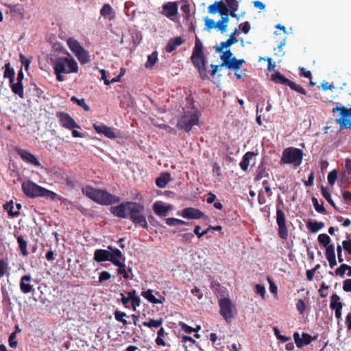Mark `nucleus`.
I'll return each mask as SVG.
<instances>
[{
    "label": "nucleus",
    "instance_id": "4d7b16f0",
    "mask_svg": "<svg viewBox=\"0 0 351 351\" xmlns=\"http://www.w3.org/2000/svg\"><path fill=\"white\" fill-rule=\"evenodd\" d=\"M111 278V275L109 272L106 271H104L100 273L99 276V282H102L104 281L108 280Z\"/></svg>",
    "mask_w": 351,
    "mask_h": 351
},
{
    "label": "nucleus",
    "instance_id": "6e6552de",
    "mask_svg": "<svg viewBox=\"0 0 351 351\" xmlns=\"http://www.w3.org/2000/svg\"><path fill=\"white\" fill-rule=\"evenodd\" d=\"M4 77L9 78L11 84L12 90L15 93L22 97V66L17 73V83H14V71L10 68V63L5 65Z\"/></svg>",
    "mask_w": 351,
    "mask_h": 351
},
{
    "label": "nucleus",
    "instance_id": "2f4dec72",
    "mask_svg": "<svg viewBox=\"0 0 351 351\" xmlns=\"http://www.w3.org/2000/svg\"><path fill=\"white\" fill-rule=\"evenodd\" d=\"M142 296L144 297L146 300H147L149 302L152 304H161L162 301L159 299L156 298L153 295V291L152 289H148L145 291L142 292Z\"/></svg>",
    "mask_w": 351,
    "mask_h": 351
},
{
    "label": "nucleus",
    "instance_id": "49530a36",
    "mask_svg": "<svg viewBox=\"0 0 351 351\" xmlns=\"http://www.w3.org/2000/svg\"><path fill=\"white\" fill-rule=\"evenodd\" d=\"M326 256L327 259L336 258L333 245H330L326 248Z\"/></svg>",
    "mask_w": 351,
    "mask_h": 351
},
{
    "label": "nucleus",
    "instance_id": "79ce46f5",
    "mask_svg": "<svg viewBox=\"0 0 351 351\" xmlns=\"http://www.w3.org/2000/svg\"><path fill=\"white\" fill-rule=\"evenodd\" d=\"M289 86L290 87V88L293 90H295L302 95H306V90L302 87L301 86L297 84L296 83L291 81Z\"/></svg>",
    "mask_w": 351,
    "mask_h": 351
},
{
    "label": "nucleus",
    "instance_id": "58836bf2",
    "mask_svg": "<svg viewBox=\"0 0 351 351\" xmlns=\"http://www.w3.org/2000/svg\"><path fill=\"white\" fill-rule=\"evenodd\" d=\"M312 202L315 210L318 213L326 214V211L323 206L324 202L322 201V204H319L317 199L315 197L312 198Z\"/></svg>",
    "mask_w": 351,
    "mask_h": 351
},
{
    "label": "nucleus",
    "instance_id": "f257e3e1",
    "mask_svg": "<svg viewBox=\"0 0 351 351\" xmlns=\"http://www.w3.org/2000/svg\"><path fill=\"white\" fill-rule=\"evenodd\" d=\"M144 210L143 204L134 202H123L110 208V212L114 216L123 219L129 217L136 226L147 229L148 226L146 217L143 215Z\"/></svg>",
    "mask_w": 351,
    "mask_h": 351
},
{
    "label": "nucleus",
    "instance_id": "3c124183",
    "mask_svg": "<svg viewBox=\"0 0 351 351\" xmlns=\"http://www.w3.org/2000/svg\"><path fill=\"white\" fill-rule=\"evenodd\" d=\"M296 308L300 314H303L306 309V304L302 299H299L296 303Z\"/></svg>",
    "mask_w": 351,
    "mask_h": 351
},
{
    "label": "nucleus",
    "instance_id": "ea45409f",
    "mask_svg": "<svg viewBox=\"0 0 351 351\" xmlns=\"http://www.w3.org/2000/svg\"><path fill=\"white\" fill-rule=\"evenodd\" d=\"M318 241L322 244L326 248L330 245L331 241L330 237L326 234H320L317 238Z\"/></svg>",
    "mask_w": 351,
    "mask_h": 351
},
{
    "label": "nucleus",
    "instance_id": "6ab92c4d",
    "mask_svg": "<svg viewBox=\"0 0 351 351\" xmlns=\"http://www.w3.org/2000/svg\"><path fill=\"white\" fill-rule=\"evenodd\" d=\"M171 208V205L165 206L160 202H156L153 205L154 213L160 217H165Z\"/></svg>",
    "mask_w": 351,
    "mask_h": 351
},
{
    "label": "nucleus",
    "instance_id": "473e14b6",
    "mask_svg": "<svg viewBox=\"0 0 351 351\" xmlns=\"http://www.w3.org/2000/svg\"><path fill=\"white\" fill-rule=\"evenodd\" d=\"M306 227L311 232L315 233L324 227V223L322 221L318 222L309 221L306 223Z\"/></svg>",
    "mask_w": 351,
    "mask_h": 351
},
{
    "label": "nucleus",
    "instance_id": "a19ab883",
    "mask_svg": "<svg viewBox=\"0 0 351 351\" xmlns=\"http://www.w3.org/2000/svg\"><path fill=\"white\" fill-rule=\"evenodd\" d=\"M71 101L77 103V104L78 106H81L82 108H83V109L85 111H89L90 110V108L86 104L84 99H77L76 97L73 96L71 98Z\"/></svg>",
    "mask_w": 351,
    "mask_h": 351
},
{
    "label": "nucleus",
    "instance_id": "20e7f679",
    "mask_svg": "<svg viewBox=\"0 0 351 351\" xmlns=\"http://www.w3.org/2000/svg\"><path fill=\"white\" fill-rule=\"evenodd\" d=\"M83 193L101 205H111L114 203L119 202V198L111 195L106 191L95 189L88 186L82 189Z\"/></svg>",
    "mask_w": 351,
    "mask_h": 351
},
{
    "label": "nucleus",
    "instance_id": "9d476101",
    "mask_svg": "<svg viewBox=\"0 0 351 351\" xmlns=\"http://www.w3.org/2000/svg\"><path fill=\"white\" fill-rule=\"evenodd\" d=\"M199 123V117L193 112H186L178 121L177 127L185 132H189L193 125Z\"/></svg>",
    "mask_w": 351,
    "mask_h": 351
},
{
    "label": "nucleus",
    "instance_id": "c03bdc74",
    "mask_svg": "<svg viewBox=\"0 0 351 351\" xmlns=\"http://www.w3.org/2000/svg\"><path fill=\"white\" fill-rule=\"evenodd\" d=\"M232 45H233V40L228 39L225 42L221 43L220 45L215 48V51L217 53H221L223 51V49L228 48L230 47Z\"/></svg>",
    "mask_w": 351,
    "mask_h": 351
},
{
    "label": "nucleus",
    "instance_id": "7ed1b4c3",
    "mask_svg": "<svg viewBox=\"0 0 351 351\" xmlns=\"http://www.w3.org/2000/svg\"><path fill=\"white\" fill-rule=\"evenodd\" d=\"M53 69L56 75V80L58 82H62L64 80L62 74L77 73L78 65L73 58L58 57L53 63Z\"/></svg>",
    "mask_w": 351,
    "mask_h": 351
},
{
    "label": "nucleus",
    "instance_id": "412c9836",
    "mask_svg": "<svg viewBox=\"0 0 351 351\" xmlns=\"http://www.w3.org/2000/svg\"><path fill=\"white\" fill-rule=\"evenodd\" d=\"M245 62L243 59H237L235 57L226 62L225 64H221L220 66H225L228 69L237 71L241 69L243 63Z\"/></svg>",
    "mask_w": 351,
    "mask_h": 351
},
{
    "label": "nucleus",
    "instance_id": "dca6fc26",
    "mask_svg": "<svg viewBox=\"0 0 351 351\" xmlns=\"http://www.w3.org/2000/svg\"><path fill=\"white\" fill-rule=\"evenodd\" d=\"M161 14L170 19L178 14V5L176 1H169L162 5Z\"/></svg>",
    "mask_w": 351,
    "mask_h": 351
},
{
    "label": "nucleus",
    "instance_id": "0eeeda50",
    "mask_svg": "<svg viewBox=\"0 0 351 351\" xmlns=\"http://www.w3.org/2000/svg\"><path fill=\"white\" fill-rule=\"evenodd\" d=\"M283 206V201L278 195L276 204V223L278 226V235L282 239L286 240L288 238V229L286 226V218L283 210L280 208Z\"/></svg>",
    "mask_w": 351,
    "mask_h": 351
},
{
    "label": "nucleus",
    "instance_id": "c9c22d12",
    "mask_svg": "<svg viewBox=\"0 0 351 351\" xmlns=\"http://www.w3.org/2000/svg\"><path fill=\"white\" fill-rule=\"evenodd\" d=\"M158 61V53L154 51L152 54L147 56V60L145 64V66L147 69L152 68Z\"/></svg>",
    "mask_w": 351,
    "mask_h": 351
},
{
    "label": "nucleus",
    "instance_id": "5fc2aeb1",
    "mask_svg": "<svg viewBox=\"0 0 351 351\" xmlns=\"http://www.w3.org/2000/svg\"><path fill=\"white\" fill-rule=\"evenodd\" d=\"M226 5L228 7L230 10L239 9V3L237 0H226Z\"/></svg>",
    "mask_w": 351,
    "mask_h": 351
},
{
    "label": "nucleus",
    "instance_id": "72a5a7b5",
    "mask_svg": "<svg viewBox=\"0 0 351 351\" xmlns=\"http://www.w3.org/2000/svg\"><path fill=\"white\" fill-rule=\"evenodd\" d=\"M321 192L323 195V197L326 199V200L336 210L339 211L338 208L337 207L336 204L333 202V200L331 198V195L330 192L328 191V189L324 186H322L321 187Z\"/></svg>",
    "mask_w": 351,
    "mask_h": 351
},
{
    "label": "nucleus",
    "instance_id": "9b49d317",
    "mask_svg": "<svg viewBox=\"0 0 351 351\" xmlns=\"http://www.w3.org/2000/svg\"><path fill=\"white\" fill-rule=\"evenodd\" d=\"M332 112H339L340 117L337 120L341 128H351V108L345 106L333 108Z\"/></svg>",
    "mask_w": 351,
    "mask_h": 351
},
{
    "label": "nucleus",
    "instance_id": "1a4fd4ad",
    "mask_svg": "<svg viewBox=\"0 0 351 351\" xmlns=\"http://www.w3.org/2000/svg\"><path fill=\"white\" fill-rule=\"evenodd\" d=\"M108 248L112 250L111 252L106 250H96L94 252V260L97 263L109 261L112 264H117V263H114V261L117 258H122V252L117 248L114 250H112L110 247H108Z\"/></svg>",
    "mask_w": 351,
    "mask_h": 351
},
{
    "label": "nucleus",
    "instance_id": "a18cd8bd",
    "mask_svg": "<svg viewBox=\"0 0 351 351\" xmlns=\"http://www.w3.org/2000/svg\"><path fill=\"white\" fill-rule=\"evenodd\" d=\"M13 202L11 201L10 202L6 203L4 204L3 207L4 209L8 210V213L11 216H16L19 215L20 212L19 211H14L13 210Z\"/></svg>",
    "mask_w": 351,
    "mask_h": 351
},
{
    "label": "nucleus",
    "instance_id": "8fccbe9b",
    "mask_svg": "<svg viewBox=\"0 0 351 351\" xmlns=\"http://www.w3.org/2000/svg\"><path fill=\"white\" fill-rule=\"evenodd\" d=\"M337 178V171L335 169L330 171L328 175V182L332 186L334 185Z\"/></svg>",
    "mask_w": 351,
    "mask_h": 351
},
{
    "label": "nucleus",
    "instance_id": "b1692460",
    "mask_svg": "<svg viewBox=\"0 0 351 351\" xmlns=\"http://www.w3.org/2000/svg\"><path fill=\"white\" fill-rule=\"evenodd\" d=\"M43 90L38 88L35 84H31L27 90V97L31 98H39L43 94Z\"/></svg>",
    "mask_w": 351,
    "mask_h": 351
},
{
    "label": "nucleus",
    "instance_id": "a211bd4d",
    "mask_svg": "<svg viewBox=\"0 0 351 351\" xmlns=\"http://www.w3.org/2000/svg\"><path fill=\"white\" fill-rule=\"evenodd\" d=\"M293 338L298 348H302L304 345H308L313 340L315 339V337H313L311 335L305 332L302 333V339L300 337L298 332H295L293 334Z\"/></svg>",
    "mask_w": 351,
    "mask_h": 351
},
{
    "label": "nucleus",
    "instance_id": "864d4df0",
    "mask_svg": "<svg viewBox=\"0 0 351 351\" xmlns=\"http://www.w3.org/2000/svg\"><path fill=\"white\" fill-rule=\"evenodd\" d=\"M16 336V332H13L8 339L9 341V346L12 348H16L17 347L18 343L15 340Z\"/></svg>",
    "mask_w": 351,
    "mask_h": 351
},
{
    "label": "nucleus",
    "instance_id": "0e129e2a",
    "mask_svg": "<svg viewBox=\"0 0 351 351\" xmlns=\"http://www.w3.org/2000/svg\"><path fill=\"white\" fill-rule=\"evenodd\" d=\"M299 70L300 71V76H303L310 80L311 79L312 75L310 71L306 70L304 67H300Z\"/></svg>",
    "mask_w": 351,
    "mask_h": 351
},
{
    "label": "nucleus",
    "instance_id": "052dcab7",
    "mask_svg": "<svg viewBox=\"0 0 351 351\" xmlns=\"http://www.w3.org/2000/svg\"><path fill=\"white\" fill-rule=\"evenodd\" d=\"M343 249L351 255V240H345L342 242Z\"/></svg>",
    "mask_w": 351,
    "mask_h": 351
},
{
    "label": "nucleus",
    "instance_id": "5701e85b",
    "mask_svg": "<svg viewBox=\"0 0 351 351\" xmlns=\"http://www.w3.org/2000/svg\"><path fill=\"white\" fill-rule=\"evenodd\" d=\"M124 261H125V257L123 256L122 258H117L114 261V263L117 262V263L113 264V265L119 267V268L117 269L118 274L122 275L125 279H128L129 275L125 270V265L124 263Z\"/></svg>",
    "mask_w": 351,
    "mask_h": 351
},
{
    "label": "nucleus",
    "instance_id": "69168bd1",
    "mask_svg": "<svg viewBox=\"0 0 351 351\" xmlns=\"http://www.w3.org/2000/svg\"><path fill=\"white\" fill-rule=\"evenodd\" d=\"M256 293L257 294L261 295L263 298L265 295V289L264 286H263L261 285H256Z\"/></svg>",
    "mask_w": 351,
    "mask_h": 351
},
{
    "label": "nucleus",
    "instance_id": "2eb2a0df",
    "mask_svg": "<svg viewBox=\"0 0 351 351\" xmlns=\"http://www.w3.org/2000/svg\"><path fill=\"white\" fill-rule=\"evenodd\" d=\"M93 127L97 133L104 134L108 138L114 139L118 137V135L114 132V128L108 127L104 123H94Z\"/></svg>",
    "mask_w": 351,
    "mask_h": 351
},
{
    "label": "nucleus",
    "instance_id": "e433bc0d",
    "mask_svg": "<svg viewBox=\"0 0 351 351\" xmlns=\"http://www.w3.org/2000/svg\"><path fill=\"white\" fill-rule=\"evenodd\" d=\"M163 319L160 318L159 319H149L148 322H144L143 325L148 328H158L162 325Z\"/></svg>",
    "mask_w": 351,
    "mask_h": 351
},
{
    "label": "nucleus",
    "instance_id": "423d86ee",
    "mask_svg": "<svg viewBox=\"0 0 351 351\" xmlns=\"http://www.w3.org/2000/svg\"><path fill=\"white\" fill-rule=\"evenodd\" d=\"M23 193L29 197H43L47 199H53L56 193L53 191L42 187L32 182H23Z\"/></svg>",
    "mask_w": 351,
    "mask_h": 351
},
{
    "label": "nucleus",
    "instance_id": "e2e57ef3",
    "mask_svg": "<svg viewBox=\"0 0 351 351\" xmlns=\"http://www.w3.org/2000/svg\"><path fill=\"white\" fill-rule=\"evenodd\" d=\"M141 304V299L138 296L133 298L131 300V305L133 311H136V308L138 307Z\"/></svg>",
    "mask_w": 351,
    "mask_h": 351
},
{
    "label": "nucleus",
    "instance_id": "c756f323",
    "mask_svg": "<svg viewBox=\"0 0 351 351\" xmlns=\"http://www.w3.org/2000/svg\"><path fill=\"white\" fill-rule=\"evenodd\" d=\"M229 22L228 16H221L216 23V29H218L222 34L227 31V27Z\"/></svg>",
    "mask_w": 351,
    "mask_h": 351
},
{
    "label": "nucleus",
    "instance_id": "09e8293b",
    "mask_svg": "<svg viewBox=\"0 0 351 351\" xmlns=\"http://www.w3.org/2000/svg\"><path fill=\"white\" fill-rule=\"evenodd\" d=\"M232 56L233 53L231 52L230 49L223 52V53L220 56L221 60H222L221 64H225L226 62H228L229 60L232 59L233 58Z\"/></svg>",
    "mask_w": 351,
    "mask_h": 351
},
{
    "label": "nucleus",
    "instance_id": "603ef678",
    "mask_svg": "<svg viewBox=\"0 0 351 351\" xmlns=\"http://www.w3.org/2000/svg\"><path fill=\"white\" fill-rule=\"evenodd\" d=\"M51 199L53 201H60L61 204H64L65 206H70L72 204L71 201L62 196H60L58 194H56V197H55V198Z\"/></svg>",
    "mask_w": 351,
    "mask_h": 351
},
{
    "label": "nucleus",
    "instance_id": "c85d7f7f",
    "mask_svg": "<svg viewBox=\"0 0 351 351\" xmlns=\"http://www.w3.org/2000/svg\"><path fill=\"white\" fill-rule=\"evenodd\" d=\"M330 308L335 311L341 310L343 308V304L340 302V297L336 293L331 296Z\"/></svg>",
    "mask_w": 351,
    "mask_h": 351
},
{
    "label": "nucleus",
    "instance_id": "ddd939ff",
    "mask_svg": "<svg viewBox=\"0 0 351 351\" xmlns=\"http://www.w3.org/2000/svg\"><path fill=\"white\" fill-rule=\"evenodd\" d=\"M56 117L59 119L60 125L68 130L75 128L80 129V126L75 121V120L66 112H57Z\"/></svg>",
    "mask_w": 351,
    "mask_h": 351
},
{
    "label": "nucleus",
    "instance_id": "cd10ccee",
    "mask_svg": "<svg viewBox=\"0 0 351 351\" xmlns=\"http://www.w3.org/2000/svg\"><path fill=\"white\" fill-rule=\"evenodd\" d=\"M67 45L71 49V51L75 55L77 53H78L80 50H82V48H84L82 45H80V43L73 38H69L67 40Z\"/></svg>",
    "mask_w": 351,
    "mask_h": 351
},
{
    "label": "nucleus",
    "instance_id": "37998d69",
    "mask_svg": "<svg viewBox=\"0 0 351 351\" xmlns=\"http://www.w3.org/2000/svg\"><path fill=\"white\" fill-rule=\"evenodd\" d=\"M350 266L346 264H342L341 266L336 269L335 273L337 276H343L346 270L350 271Z\"/></svg>",
    "mask_w": 351,
    "mask_h": 351
},
{
    "label": "nucleus",
    "instance_id": "aec40b11",
    "mask_svg": "<svg viewBox=\"0 0 351 351\" xmlns=\"http://www.w3.org/2000/svg\"><path fill=\"white\" fill-rule=\"evenodd\" d=\"M184 41L185 40L180 36L171 38L166 45L165 51L167 53H171L175 51L179 46L182 45Z\"/></svg>",
    "mask_w": 351,
    "mask_h": 351
},
{
    "label": "nucleus",
    "instance_id": "bf43d9fd",
    "mask_svg": "<svg viewBox=\"0 0 351 351\" xmlns=\"http://www.w3.org/2000/svg\"><path fill=\"white\" fill-rule=\"evenodd\" d=\"M7 264L3 260H0V278L3 277L7 272Z\"/></svg>",
    "mask_w": 351,
    "mask_h": 351
},
{
    "label": "nucleus",
    "instance_id": "f03ea898",
    "mask_svg": "<svg viewBox=\"0 0 351 351\" xmlns=\"http://www.w3.org/2000/svg\"><path fill=\"white\" fill-rule=\"evenodd\" d=\"M191 60L193 66L197 69L201 79H208L206 66V58L203 51V45L197 36L195 37V47L193 49Z\"/></svg>",
    "mask_w": 351,
    "mask_h": 351
},
{
    "label": "nucleus",
    "instance_id": "7c9ffc66",
    "mask_svg": "<svg viewBox=\"0 0 351 351\" xmlns=\"http://www.w3.org/2000/svg\"><path fill=\"white\" fill-rule=\"evenodd\" d=\"M75 56L82 64H85L90 62V56L88 52L82 48L78 53L75 54Z\"/></svg>",
    "mask_w": 351,
    "mask_h": 351
},
{
    "label": "nucleus",
    "instance_id": "39448f33",
    "mask_svg": "<svg viewBox=\"0 0 351 351\" xmlns=\"http://www.w3.org/2000/svg\"><path fill=\"white\" fill-rule=\"evenodd\" d=\"M303 156L304 152L302 149L293 147H287L282 152L280 164L292 165L296 169L302 164Z\"/></svg>",
    "mask_w": 351,
    "mask_h": 351
},
{
    "label": "nucleus",
    "instance_id": "774afa93",
    "mask_svg": "<svg viewBox=\"0 0 351 351\" xmlns=\"http://www.w3.org/2000/svg\"><path fill=\"white\" fill-rule=\"evenodd\" d=\"M10 10V12L13 16L20 13L21 9L18 8L17 5H8Z\"/></svg>",
    "mask_w": 351,
    "mask_h": 351
},
{
    "label": "nucleus",
    "instance_id": "f704fd0d",
    "mask_svg": "<svg viewBox=\"0 0 351 351\" xmlns=\"http://www.w3.org/2000/svg\"><path fill=\"white\" fill-rule=\"evenodd\" d=\"M253 155V152H248L243 156L242 160L239 163V166L242 170L247 171L250 165V159Z\"/></svg>",
    "mask_w": 351,
    "mask_h": 351
},
{
    "label": "nucleus",
    "instance_id": "a878e982",
    "mask_svg": "<svg viewBox=\"0 0 351 351\" xmlns=\"http://www.w3.org/2000/svg\"><path fill=\"white\" fill-rule=\"evenodd\" d=\"M23 161H25L34 167L40 166V163L38 158L34 154L25 150H23Z\"/></svg>",
    "mask_w": 351,
    "mask_h": 351
},
{
    "label": "nucleus",
    "instance_id": "4c0bfd02",
    "mask_svg": "<svg viewBox=\"0 0 351 351\" xmlns=\"http://www.w3.org/2000/svg\"><path fill=\"white\" fill-rule=\"evenodd\" d=\"M114 315L117 321L121 322L125 326L128 324L127 320L124 319V317L127 316L125 313L116 310L114 313Z\"/></svg>",
    "mask_w": 351,
    "mask_h": 351
},
{
    "label": "nucleus",
    "instance_id": "de8ad7c7",
    "mask_svg": "<svg viewBox=\"0 0 351 351\" xmlns=\"http://www.w3.org/2000/svg\"><path fill=\"white\" fill-rule=\"evenodd\" d=\"M205 22V29L208 31L213 28H216V23L214 20L209 19L208 17H206L204 19Z\"/></svg>",
    "mask_w": 351,
    "mask_h": 351
},
{
    "label": "nucleus",
    "instance_id": "4468645a",
    "mask_svg": "<svg viewBox=\"0 0 351 351\" xmlns=\"http://www.w3.org/2000/svg\"><path fill=\"white\" fill-rule=\"evenodd\" d=\"M208 11L210 14H216L219 12L221 16H228L230 9L222 1H215L213 4L210 5L208 7Z\"/></svg>",
    "mask_w": 351,
    "mask_h": 351
},
{
    "label": "nucleus",
    "instance_id": "6e6d98bb",
    "mask_svg": "<svg viewBox=\"0 0 351 351\" xmlns=\"http://www.w3.org/2000/svg\"><path fill=\"white\" fill-rule=\"evenodd\" d=\"M239 28L244 34H246L250 32L251 26L248 21H245L239 25Z\"/></svg>",
    "mask_w": 351,
    "mask_h": 351
},
{
    "label": "nucleus",
    "instance_id": "4be33fe9",
    "mask_svg": "<svg viewBox=\"0 0 351 351\" xmlns=\"http://www.w3.org/2000/svg\"><path fill=\"white\" fill-rule=\"evenodd\" d=\"M171 180V174L167 172H163L156 179V184L159 188H165Z\"/></svg>",
    "mask_w": 351,
    "mask_h": 351
},
{
    "label": "nucleus",
    "instance_id": "f8f14e48",
    "mask_svg": "<svg viewBox=\"0 0 351 351\" xmlns=\"http://www.w3.org/2000/svg\"><path fill=\"white\" fill-rule=\"evenodd\" d=\"M220 314L227 322H230L233 317L234 306L229 298H221L219 301Z\"/></svg>",
    "mask_w": 351,
    "mask_h": 351
},
{
    "label": "nucleus",
    "instance_id": "680f3d73",
    "mask_svg": "<svg viewBox=\"0 0 351 351\" xmlns=\"http://www.w3.org/2000/svg\"><path fill=\"white\" fill-rule=\"evenodd\" d=\"M343 289L346 292H351V279L348 278L343 281Z\"/></svg>",
    "mask_w": 351,
    "mask_h": 351
},
{
    "label": "nucleus",
    "instance_id": "f3484780",
    "mask_svg": "<svg viewBox=\"0 0 351 351\" xmlns=\"http://www.w3.org/2000/svg\"><path fill=\"white\" fill-rule=\"evenodd\" d=\"M182 216L185 219H198L204 217V214L199 209L189 207L182 210Z\"/></svg>",
    "mask_w": 351,
    "mask_h": 351
},
{
    "label": "nucleus",
    "instance_id": "13d9d810",
    "mask_svg": "<svg viewBox=\"0 0 351 351\" xmlns=\"http://www.w3.org/2000/svg\"><path fill=\"white\" fill-rule=\"evenodd\" d=\"M180 326L181 328L186 333L190 334L194 331H196V330L194 328L188 326L184 322H180Z\"/></svg>",
    "mask_w": 351,
    "mask_h": 351
},
{
    "label": "nucleus",
    "instance_id": "bb28decb",
    "mask_svg": "<svg viewBox=\"0 0 351 351\" xmlns=\"http://www.w3.org/2000/svg\"><path fill=\"white\" fill-rule=\"evenodd\" d=\"M271 80L276 84H284L288 86L291 82V80L285 77L279 71L276 72L274 75H271Z\"/></svg>",
    "mask_w": 351,
    "mask_h": 351
},
{
    "label": "nucleus",
    "instance_id": "338daca9",
    "mask_svg": "<svg viewBox=\"0 0 351 351\" xmlns=\"http://www.w3.org/2000/svg\"><path fill=\"white\" fill-rule=\"evenodd\" d=\"M193 238V234L192 233H185L182 235V242L190 243Z\"/></svg>",
    "mask_w": 351,
    "mask_h": 351
},
{
    "label": "nucleus",
    "instance_id": "393cba45",
    "mask_svg": "<svg viewBox=\"0 0 351 351\" xmlns=\"http://www.w3.org/2000/svg\"><path fill=\"white\" fill-rule=\"evenodd\" d=\"M100 14L109 20H112L114 17L113 9L109 3L104 4L100 10Z\"/></svg>",
    "mask_w": 351,
    "mask_h": 351
}]
</instances>
